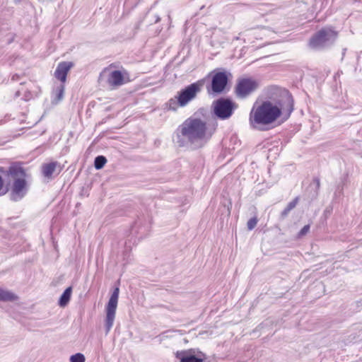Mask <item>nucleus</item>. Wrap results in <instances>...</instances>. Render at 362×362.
<instances>
[{
	"label": "nucleus",
	"instance_id": "1",
	"mask_svg": "<svg viewBox=\"0 0 362 362\" xmlns=\"http://www.w3.org/2000/svg\"><path fill=\"white\" fill-rule=\"evenodd\" d=\"M217 128L216 121L207 122L193 115L186 119L175 130V142L180 147L197 149L203 147L212 137Z\"/></svg>",
	"mask_w": 362,
	"mask_h": 362
},
{
	"label": "nucleus",
	"instance_id": "2",
	"mask_svg": "<svg viewBox=\"0 0 362 362\" xmlns=\"http://www.w3.org/2000/svg\"><path fill=\"white\" fill-rule=\"evenodd\" d=\"M293 110V100L291 95H288L284 103L263 101L257 107H252L249 117L250 125L252 129L264 131L267 129L265 126L274 123L281 115L288 119Z\"/></svg>",
	"mask_w": 362,
	"mask_h": 362
},
{
	"label": "nucleus",
	"instance_id": "3",
	"mask_svg": "<svg viewBox=\"0 0 362 362\" xmlns=\"http://www.w3.org/2000/svg\"><path fill=\"white\" fill-rule=\"evenodd\" d=\"M338 33L331 28H322L309 41V46L314 49H322L331 46L337 38Z\"/></svg>",
	"mask_w": 362,
	"mask_h": 362
},
{
	"label": "nucleus",
	"instance_id": "4",
	"mask_svg": "<svg viewBox=\"0 0 362 362\" xmlns=\"http://www.w3.org/2000/svg\"><path fill=\"white\" fill-rule=\"evenodd\" d=\"M259 82L252 78H242L238 80L235 87V94L238 98L245 99L256 91Z\"/></svg>",
	"mask_w": 362,
	"mask_h": 362
},
{
	"label": "nucleus",
	"instance_id": "5",
	"mask_svg": "<svg viewBox=\"0 0 362 362\" xmlns=\"http://www.w3.org/2000/svg\"><path fill=\"white\" fill-rule=\"evenodd\" d=\"M203 84L204 82L202 81H198L177 92L176 98L179 99L180 107L186 106L190 101L194 100L197 94L201 92Z\"/></svg>",
	"mask_w": 362,
	"mask_h": 362
},
{
	"label": "nucleus",
	"instance_id": "6",
	"mask_svg": "<svg viewBox=\"0 0 362 362\" xmlns=\"http://www.w3.org/2000/svg\"><path fill=\"white\" fill-rule=\"evenodd\" d=\"M214 105V114L221 119H228L237 107V105L228 98H221Z\"/></svg>",
	"mask_w": 362,
	"mask_h": 362
},
{
	"label": "nucleus",
	"instance_id": "7",
	"mask_svg": "<svg viewBox=\"0 0 362 362\" xmlns=\"http://www.w3.org/2000/svg\"><path fill=\"white\" fill-rule=\"evenodd\" d=\"M119 293V288L116 287L106 305V317H105V330L108 333L113 326L115 318V313L117 307L118 298Z\"/></svg>",
	"mask_w": 362,
	"mask_h": 362
},
{
	"label": "nucleus",
	"instance_id": "8",
	"mask_svg": "<svg viewBox=\"0 0 362 362\" xmlns=\"http://www.w3.org/2000/svg\"><path fill=\"white\" fill-rule=\"evenodd\" d=\"M231 74L226 71L216 72L212 75L211 89L214 93L220 94L223 93L228 83V76Z\"/></svg>",
	"mask_w": 362,
	"mask_h": 362
},
{
	"label": "nucleus",
	"instance_id": "9",
	"mask_svg": "<svg viewBox=\"0 0 362 362\" xmlns=\"http://www.w3.org/2000/svg\"><path fill=\"white\" fill-rule=\"evenodd\" d=\"M175 356L180 362H203L206 358L205 354L195 349L178 351Z\"/></svg>",
	"mask_w": 362,
	"mask_h": 362
},
{
	"label": "nucleus",
	"instance_id": "10",
	"mask_svg": "<svg viewBox=\"0 0 362 362\" xmlns=\"http://www.w3.org/2000/svg\"><path fill=\"white\" fill-rule=\"evenodd\" d=\"M28 191V185L26 179H16L11 186L10 199L15 202H19L26 195Z\"/></svg>",
	"mask_w": 362,
	"mask_h": 362
},
{
	"label": "nucleus",
	"instance_id": "11",
	"mask_svg": "<svg viewBox=\"0 0 362 362\" xmlns=\"http://www.w3.org/2000/svg\"><path fill=\"white\" fill-rule=\"evenodd\" d=\"M6 175L10 176L13 180L16 179H26L27 174L21 163H13L8 167Z\"/></svg>",
	"mask_w": 362,
	"mask_h": 362
},
{
	"label": "nucleus",
	"instance_id": "12",
	"mask_svg": "<svg viewBox=\"0 0 362 362\" xmlns=\"http://www.w3.org/2000/svg\"><path fill=\"white\" fill-rule=\"evenodd\" d=\"M74 66L71 62H62L58 64L54 71V76L61 82L64 83L69 71Z\"/></svg>",
	"mask_w": 362,
	"mask_h": 362
},
{
	"label": "nucleus",
	"instance_id": "13",
	"mask_svg": "<svg viewBox=\"0 0 362 362\" xmlns=\"http://www.w3.org/2000/svg\"><path fill=\"white\" fill-rule=\"evenodd\" d=\"M107 82L110 85L118 86L123 84L124 76L119 70L112 71L108 77Z\"/></svg>",
	"mask_w": 362,
	"mask_h": 362
},
{
	"label": "nucleus",
	"instance_id": "14",
	"mask_svg": "<svg viewBox=\"0 0 362 362\" xmlns=\"http://www.w3.org/2000/svg\"><path fill=\"white\" fill-rule=\"evenodd\" d=\"M58 163L57 161L45 163L42 166V173L45 177L52 179Z\"/></svg>",
	"mask_w": 362,
	"mask_h": 362
},
{
	"label": "nucleus",
	"instance_id": "15",
	"mask_svg": "<svg viewBox=\"0 0 362 362\" xmlns=\"http://www.w3.org/2000/svg\"><path fill=\"white\" fill-rule=\"evenodd\" d=\"M18 299V296L13 292L0 288V301L13 302Z\"/></svg>",
	"mask_w": 362,
	"mask_h": 362
},
{
	"label": "nucleus",
	"instance_id": "16",
	"mask_svg": "<svg viewBox=\"0 0 362 362\" xmlns=\"http://www.w3.org/2000/svg\"><path fill=\"white\" fill-rule=\"evenodd\" d=\"M71 293H72V287L71 286H69L64 290V291L61 295V296L59 299L58 304L60 307L64 308L67 305V304L69 303V302L71 299Z\"/></svg>",
	"mask_w": 362,
	"mask_h": 362
},
{
	"label": "nucleus",
	"instance_id": "17",
	"mask_svg": "<svg viewBox=\"0 0 362 362\" xmlns=\"http://www.w3.org/2000/svg\"><path fill=\"white\" fill-rule=\"evenodd\" d=\"M320 187V180L318 177H314L313 182L309 185L308 189L313 191L311 195V199L317 198Z\"/></svg>",
	"mask_w": 362,
	"mask_h": 362
},
{
	"label": "nucleus",
	"instance_id": "18",
	"mask_svg": "<svg viewBox=\"0 0 362 362\" xmlns=\"http://www.w3.org/2000/svg\"><path fill=\"white\" fill-rule=\"evenodd\" d=\"M298 200H299V198L298 197H296L293 200H292L291 202H290L288 204L286 207L281 213V215H280L281 219H284L287 217L289 212L296 206V205L298 202Z\"/></svg>",
	"mask_w": 362,
	"mask_h": 362
},
{
	"label": "nucleus",
	"instance_id": "19",
	"mask_svg": "<svg viewBox=\"0 0 362 362\" xmlns=\"http://www.w3.org/2000/svg\"><path fill=\"white\" fill-rule=\"evenodd\" d=\"M166 107L168 110L176 111L178 107H180V103H179V99L175 98H170L166 103Z\"/></svg>",
	"mask_w": 362,
	"mask_h": 362
},
{
	"label": "nucleus",
	"instance_id": "20",
	"mask_svg": "<svg viewBox=\"0 0 362 362\" xmlns=\"http://www.w3.org/2000/svg\"><path fill=\"white\" fill-rule=\"evenodd\" d=\"M106 163L107 159L104 156H98L94 160V167L97 170L102 169Z\"/></svg>",
	"mask_w": 362,
	"mask_h": 362
},
{
	"label": "nucleus",
	"instance_id": "21",
	"mask_svg": "<svg viewBox=\"0 0 362 362\" xmlns=\"http://www.w3.org/2000/svg\"><path fill=\"white\" fill-rule=\"evenodd\" d=\"M64 92V86L63 84H59L57 86L54 88V93L56 95V98L57 100H61L63 98Z\"/></svg>",
	"mask_w": 362,
	"mask_h": 362
},
{
	"label": "nucleus",
	"instance_id": "22",
	"mask_svg": "<svg viewBox=\"0 0 362 362\" xmlns=\"http://www.w3.org/2000/svg\"><path fill=\"white\" fill-rule=\"evenodd\" d=\"M71 362H85V356L81 353H77L70 357Z\"/></svg>",
	"mask_w": 362,
	"mask_h": 362
},
{
	"label": "nucleus",
	"instance_id": "23",
	"mask_svg": "<svg viewBox=\"0 0 362 362\" xmlns=\"http://www.w3.org/2000/svg\"><path fill=\"white\" fill-rule=\"evenodd\" d=\"M257 222L258 219L255 216L250 218L247 223V229L249 230H253L256 227Z\"/></svg>",
	"mask_w": 362,
	"mask_h": 362
},
{
	"label": "nucleus",
	"instance_id": "24",
	"mask_svg": "<svg viewBox=\"0 0 362 362\" xmlns=\"http://www.w3.org/2000/svg\"><path fill=\"white\" fill-rule=\"evenodd\" d=\"M310 230V225H305L304 226L302 229L299 231L298 235V237H302L303 235H305V234H307V233Z\"/></svg>",
	"mask_w": 362,
	"mask_h": 362
},
{
	"label": "nucleus",
	"instance_id": "25",
	"mask_svg": "<svg viewBox=\"0 0 362 362\" xmlns=\"http://www.w3.org/2000/svg\"><path fill=\"white\" fill-rule=\"evenodd\" d=\"M3 187H4V180H3L2 177L0 175V190L3 188Z\"/></svg>",
	"mask_w": 362,
	"mask_h": 362
},
{
	"label": "nucleus",
	"instance_id": "26",
	"mask_svg": "<svg viewBox=\"0 0 362 362\" xmlns=\"http://www.w3.org/2000/svg\"><path fill=\"white\" fill-rule=\"evenodd\" d=\"M160 20V17L158 16H156L155 23L159 22Z\"/></svg>",
	"mask_w": 362,
	"mask_h": 362
},
{
	"label": "nucleus",
	"instance_id": "27",
	"mask_svg": "<svg viewBox=\"0 0 362 362\" xmlns=\"http://www.w3.org/2000/svg\"><path fill=\"white\" fill-rule=\"evenodd\" d=\"M19 96H20V91H16V93H15V97L17 98Z\"/></svg>",
	"mask_w": 362,
	"mask_h": 362
},
{
	"label": "nucleus",
	"instance_id": "28",
	"mask_svg": "<svg viewBox=\"0 0 362 362\" xmlns=\"http://www.w3.org/2000/svg\"><path fill=\"white\" fill-rule=\"evenodd\" d=\"M0 171H1V173H4V170H3V168H2V167H0Z\"/></svg>",
	"mask_w": 362,
	"mask_h": 362
},
{
	"label": "nucleus",
	"instance_id": "29",
	"mask_svg": "<svg viewBox=\"0 0 362 362\" xmlns=\"http://www.w3.org/2000/svg\"><path fill=\"white\" fill-rule=\"evenodd\" d=\"M346 49H344L342 54L344 55Z\"/></svg>",
	"mask_w": 362,
	"mask_h": 362
},
{
	"label": "nucleus",
	"instance_id": "30",
	"mask_svg": "<svg viewBox=\"0 0 362 362\" xmlns=\"http://www.w3.org/2000/svg\"><path fill=\"white\" fill-rule=\"evenodd\" d=\"M136 223H135V225H134V226H133L132 229H133L134 228H135V226L136 225Z\"/></svg>",
	"mask_w": 362,
	"mask_h": 362
},
{
	"label": "nucleus",
	"instance_id": "31",
	"mask_svg": "<svg viewBox=\"0 0 362 362\" xmlns=\"http://www.w3.org/2000/svg\"><path fill=\"white\" fill-rule=\"evenodd\" d=\"M12 79H13V80H15V76H12Z\"/></svg>",
	"mask_w": 362,
	"mask_h": 362
}]
</instances>
